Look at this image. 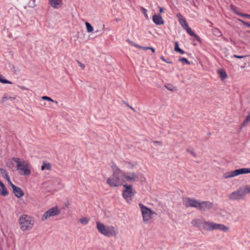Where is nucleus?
Here are the masks:
<instances>
[{
  "label": "nucleus",
  "instance_id": "obj_1",
  "mask_svg": "<svg viewBox=\"0 0 250 250\" xmlns=\"http://www.w3.org/2000/svg\"><path fill=\"white\" fill-rule=\"evenodd\" d=\"M111 169L112 174L107 178V184L111 188H116L123 186L125 181L124 180L123 176L124 171L121 170L115 164L112 165Z\"/></svg>",
  "mask_w": 250,
  "mask_h": 250
},
{
  "label": "nucleus",
  "instance_id": "obj_2",
  "mask_svg": "<svg viewBox=\"0 0 250 250\" xmlns=\"http://www.w3.org/2000/svg\"><path fill=\"white\" fill-rule=\"evenodd\" d=\"M96 228L100 233L107 237L116 236L118 233L116 227L105 226L100 222H96Z\"/></svg>",
  "mask_w": 250,
  "mask_h": 250
},
{
  "label": "nucleus",
  "instance_id": "obj_3",
  "mask_svg": "<svg viewBox=\"0 0 250 250\" xmlns=\"http://www.w3.org/2000/svg\"><path fill=\"white\" fill-rule=\"evenodd\" d=\"M34 224V219L31 216L23 214L19 218L20 229L26 231L32 228Z\"/></svg>",
  "mask_w": 250,
  "mask_h": 250
},
{
  "label": "nucleus",
  "instance_id": "obj_4",
  "mask_svg": "<svg viewBox=\"0 0 250 250\" xmlns=\"http://www.w3.org/2000/svg\"><path fill=\"white\" fill-rule=\"evenodd\" d=\"M124 189L122 193V196L127 203H130L133 198L135 191H133L132 185H123Z\"/></svg>",
  "mask_w": 250,
  "mask_h": 250
},
{
  "label": "nucleus",
  "instance_id": "obj_5",
  "mask_svg": "<svg viewBox=\"0 0 250 250\" xmlns=\"http://www.w3.org/2000/svg\"><path fill=\"white\" fill-rule=\"evenodd\" d=\"M139 206L143 216V219L145 223L148 222L152 218V215L155 214V212L152 211L150 208L140 203Z\"/></svg>",
  "mask_w": 250,
  "mask_h": 250
},
{
  "label": "nucleus",
  "instance_id": "obj_6",
  "mask_svg": "<svg viewBox=\"0 0 250 250\" xmlns=\"http://www.w3.org/2000/svg\"><path fill=\"white\" fill-rule=\"evenodd\" d=\"M250 173V168H243L238 169H235L231 172H228L224 173L223 175V178L224 179H228L238 176L242 174H246Z\"/></svg>",
  "mask_w": 250,
  "mask_h": 250
},
{
  "label": "nucleus",
  "instance_id": "obj_7",
  "mask_svg": "<svg viewBox=\"0 0 250 250\" xmlns=\"http://www.w3.org/2000/svg\"><path fill=\"white\" fill-rule=\"evenodd\" d=\"M60 213V210L57 207H53L44 213L41 218V220L42 221L46 220L51 217H54L59 215Z\"/></svg>",
  "mask_w": 250,
  "mask_h": 250
},
{
  "label": "nucleus",
  "instance_id": "obj_8",
  "mask_svg": "<svg viewBox=\"0 0 250 250\" xmlns=\"http://www.w3.org/2000/svg\"><path fill=\"white\" fill-rule=\"evenodd\" d=\"M245 197V193L243 191V188H240L228 195L229 199L231 201H238L244 199Z\"/></svg>",
  "mask_w": 250,
  "mask_h": 250
},
{
  "label": "nucleus",
  "instance_id": "obj_9",
  "mask_svg": "<svg viewBox=\"0 0 250 250\" xmlns=\"http://www.w3.org/2000/svg\"><path fill=\"white\" fill-rule=\"evenodd\" d=\"M199 202V200L189 197L183 199V204L186 208H195L198 209Z\"/></svg>",
  "mask_w": 250,
  "mask_h": 250
},
{
  "label": "nucleus",
  "instance_id": "obj_10",
  "mask_svg": "<svg viewBox=\"0 0 250 250\" xmlns=\"http://www.w3.org/2000/svg\"><path fill=\"white\" fill-rule=\"evenodd\" d=\"M124 180L125 182H135L138 181L139 179V174L134 172H127L126 173L124 171V175L123 176Z\"/></svg>",
  "mask_w": 250,
  "mask_h": 250
},
{
  "label": "nucleus",
  "instance_id": "obj_11",
  "mask_svg": "<svg viewBox=\"0 0 250 250\" xmlns=\"http://www.w3.org/2000/svg\"><path fill=\"white\" fill-rule=\"evenodd\" d=\"M213 207V203L210 201H200L199 202L198 210L205 211Z\"/></svg>",
  "mask_w": 250,
  "mask_h": 250
},
{
  "label": "nucleus",
  "instance_id": "obj_12",
  "mask_svg": "<svg viewBox=\"0 0 250 250\" xmlns=\"http://www.w3.org/2000/svg\"><path fill=\"white\" fill-rule=\"evenodd\" d=\"M19 170L21 171V174L23 175H29L31 173L29 165L25 161L23 162L22 166L20 167Z\"/></svg>",
  "mask_w": 250,
  "mask_h": 250
},
{
  "label": "nucleus",
  "instance_id": "obj_13",
  "mask_svg": "<svg viewBox=\"0 0 250 250\" xmlns=\"http://www.w3.org/2000/svg\"><path fill=\"white\" fill-rule=\"evenodd\" d=\"M219 230L224 232H227L229 231V228L224 224L214 223L213 230Z\"/></svg>",
  "mask_w": 250,
  "mask_h": 250
},
{
  "label": "nucleus",
  "instance_id": "obj_14",
  "mask_svg": "<svg viewBox=\"0 0 250 250\" xmlns=\"http://www.w3.org/2000/svg\"><path fill=\"white\" fill-rule=\"evenodd\" d=\"M12 188L14 195L17 198H20L24 195V192L21 188L17 187L15 185H12Z\"/></svg>",
  "mask_w": 250,
  "mask_h": 250
},
{
  "label": "nucleus",
  "instance_id": "obj_15",
  "mask_svg": "<svg viewBox=\"0 0 250 250\" xmlns=\"http://www.w3.org/2000/svg\"><path fill=\"white\" fill-rule=\"evenodd\" d=\"M214 222L208 221H204L203 226V230L206 231H213Z\"/></svg>",
  "mask_w": 250,
  "mask_h": 250
},
{
  "label": "nucleus",
  "instance_id": "obj_16",
  "mask_svg": "<svg viewBox=\"0 0 250 250\" xmlns=\"http://www.w3.org/2000/svg\"><path fill=\"white\" fill-rule=\"evenodd\" d=\"M204 221V220H201L200 219H195L192 221L191 224L194 227L203 229V226Z\"/></svg>",
  "mask_w": 250,
  "mask_h": 250
},
{
  "label": "nucleus",
  "instance_id": "obj_17",
  "mask_svg": "<svg viewBox=\"0 0 250 250\" xmlns=\"http://www.w3.org/2000/svg\"><path fill=\"white\" fill-rule=\"evenodd\" d=\"M153 22L157 25H162L164 21L160 15H154L152 17Z\"/></svg>",
  "mask_w": 250,
  "mask_h": 250
},
{
  "label": "nucleus",
  "instance_id": "obj_18",
  "mask_svg": "<svg viewBox=\"0 0 250 250\" xmlns=\"http://www.w3.org/2000/svg\"><path fill=\"white\" fill-rule=\"evenodd\" d=\"M49 1L51 6L56 9L61 7L62 4V0H49Z\"/></svg>",
  "mask_w": 250,
  "mask_h": 250
},
{
  "label": "nucleus",
  "instance_id": "obj_19",
  "mask_svg": "<svg viewBox=\"0 0 250 250\" xmlns=\"http://www.w3.org/2000/svg\"><path fill=\"white\" fill-rule=\"evenodd\" d=\"M0 194L3 196H6L8 195V191L7 190L4 185L0 181Z\"/></svg>",
  "mask_w": 250,
  "mask_h": 250
},
{
  "label": "nucleus",
  "instance_id": "obj_20",
  "mask_svg": "<svg viewBox=\"0 0 250 250\" xmlns=\"http://www.w3.org/2000/svg\"><path fill=\"white\" fill-rule=\"evenodd\" d=\"M52 168L51 165L46 161H43L42 163V165L41 167V170L43 171L44 170H50Z\"/></svg>",
  "mask_w": 250,
  "mask_h": 250
},
{
  "label": "nucleus",
  "instance_id": "obj_21",
  "mask_svg": "<svg viewBox=\"0 0 250 250\" xmlns=\"http://www.w3.org/2000/svg\"><path fill=\"white\" fill-rule=\"evenodd\" d=\"M218 72L222 80H224L227 77V73L224 69H219Z\"/></svg>",
  "mask_w": 250,
  "mask_h": 250
},
{
  "label": "nucleus",
  "instance_id": "obj_22",
  "mask_svg": "<svg viewBox=\"0 0 250 250\" xmlns=\"http://www.w3.org/2000/svg\"><path fill=\"white\" fill-rule=\"evenodd\" d=\"M179 22L184 29L188 26V23L185 18L180 19Z\"/></svg>",
  "mask_w": 250,
  "mask_h": 250
},
{
  "label": "nucleus",
  "instance_id": "obj_23",
  "mask_svg": "<svg viewBox=\"0 0 250 250\" xmlns=\"http://www.w3.org/2000/svg\"><path fill=\"white\" fill-rule=\"evenodd\" d=\"M174 50L176 52H178L179 53H180L181 54H184L185 53L183 50H182L179 48L178 42H175Z\"/></svg>",
  "mask_w": 250,
  "mask_h": 250
},
{
  "label": "nucleus",
  "instance_id": "obj_24",
  "mask_svg": "<svg viewBox=\"0 0 250 250\" xmlns=\"http://www.w3.org/2000/svg\"><path fill=\"white\" fill-rule=\"evenodd\" d=\"M230 8L231 9L238 15L243 17V15H245V14H243L239 12V11L237 10V8L232 4L230 5Z\"/></svg>",
  "mask_w": 250,
  "mask_h": 250
},
{
  "label": "nucleus",
  "instance_id": "obj_25",
  "mask_svg": "<svg viewBox=\"0 0 250 250\" xmlns=\"http://www.w3.org/2000/svg\"><path fill=\"white\" fill-rule=\"evenodd\" d=\"M85 24L86 26V31L88 33L93 32V27L89 22H85Z\"/></svg>",
  "mask_w": 250,
  "mask_h": 250
},
{
  "label": "nucleus",
  "instance_id": "obj_26",
  "mask_svg": "<svg viewBox=\"0 0 250 250\" xmlns=\"http://www.w3.org/2000/svg\"><path fill=\"white\" fill-rule=\"evenodd\" d=\"M13 160L17 163V170H19L20 167L22 166V164H21L20 162V159L19 158H13Z\"/></svg>",
  "mask_w": 250,
  "mask_h": 250
},
{
  "label": "nucleus",
  "instance_id": "obj_27",
  "mask_svg": "<svg viewBox=\"0 0 250 250\" xmlns=\"http://www.w3.org/2000/svg\"><path fill=\"white\" fill-rule=\"evenodd\" d=\"M167 89L170 91H175L177 90L176 87L172 84H168L165 85Z\"/></svg>",
  "mask_w": 250,
  "mask_h": 250
},
{
  "label": "nucleus",
  "instance_id": "obj_28",
  "mask_svg": "<svg viewBox=\"0 0 250 250\" xmlns=\"http://www.w3.org/2000/svg\"><path fill=\"white\" fill-rule=\"evenodd\" d=\"M212 33L216 37H220L222 35L221 32L217 28L213 29Z\"/></svg>",
  "mask_w": 250,
  "mask_h": 250
},
{
  "label": "nucleus",
  "instance_id": "obj_29",
  "mask_svg": "<svg viewBox=\"0 0 250 250\" xmlns=\"http://www.w3.org/2000/svg\"><path fill=\"white\" fill-rule=\"evenodd\" d=\"M250 121V111L248 115L246 116L245 120L243 121V123L241 125L242 126H244L246 124H248L249 122Z\"/></svg>",
  "mask_w": 250,
  "mask_h": 250
},
{
  "label": "nucleus",
  "instance_id": "obj_30",
  "mask_svg": "<svg viewBox=\"0 0 250 250\" xmlns=\"http://www.w3.org/2000/svg\"><path fill=\"white\" fill-rule=\"evenodd\" d=\"M42 100H46V101H49V102H51L54 103L56 104H58L57 101H54L51 98H50L49 97H47V96H42Z\"/></svg>",
  "mask_w": 250,
  "mask_h": 250
},
{
  "label": "nucleus",
  "instance_id": "obj_31",
  "mask_svg": "<svg viewBox=\"0 0 250 250\" xmlns=\"http://www.w3.org/2000/svg\"><path fill=\"white\" fill-rule=\"evenodd\" d=\"M185 29L187 31L189 35H190V36H191L192 37L195 36V33L191 29V28L190 27H189V26H188V28H186Z\"/></svg>",
  "mask_w": 250,
  "mask_h": 250
},
{
  "label": "nucleus",
  "instance_id": "obj_32",
  "mask_svg": "<svg viewBox=\"0 0 250 250\" xmlns=\"http://www.w3.org/2000/svg\"><path fill=\"white\" fill-rule=\"evenodd\" d=\"M0 172L1 174L5 178H8L9 175L5 169L0 168Z\"/></svg>",
  "mask_w": 250,
  "mask_h": 250
},
{
  "label": "nucleus",
  "instance_id": "obj_33",
  "mask_svg": "<svg viewBox=\"0 0 250 250\" xmlns=\"http://www.w3.org/2000/svg\"><path fill=\"white\" fill-rule=\"evenodd\" d=\"M243 189L245 193V196L247 194L250 193V186H246Z\"/></svg>",
  "mask_w": 250,
  "mask_h": 250
},
{
  "label": "nucleus",
  "instance_id": "obj_34",
  "mask_svg": "<svg viewBox=\"0 0 250 250\" xmlns=\"http://www.w3.org/2000/svg\"><path fill=\"white\" fill-rule=\"evenodd\" d=\"M79 221L81 224L85 225L88 223L89 219L86 218L82 217L80 219Z\"/></svg>",
  "mask_w": 250,
  "mask_h": 250
},
{
  "label": "nucleus",
  "instance_id": "obj_35",
  "mask_svg": "<svg viewBox=\"0 0 250 250\" xmlns=\"http://www.w3.org/2000/svg\"><path fill=\"white\" fill-rule=\"evenodd\" d=\"M179 61L182 62L183 63H186L190 64V62L185 58H181L179 59Z\"/></svg>",
  "mask_w": 250,
  "mask_h": 250
},
{
  "label": "nucleus",
  "instance_id": "obj_36",
  "mask_svg": "<svg viewBox=\"0 0 250 250\" xmlns=\"http://www.w3.org/2000/svg\"><path fill=\"white\" fill-rule=\"evenodd\" d=\"M141 9L142 12L144 14L145 17H146V18L147 19H148V17L147 14V10H146V9L145 8H144L143 7H142L141 8Z\"/></svg>",
  "mask_w": 250,
  "mask_h": 250
},
{
  "label": "nucleus",
  "instance_id": "obj_37",
  "mask_svg": "<svg viewBox=\"0 0 250 250\" xmlns=\"http://www.w3.org/2000/svg\"><path fill=\"white\" fill-rule=\"evenodd\" d=\"M238 20L239 21H240L241 22H242L243 23V24H244V25H246L249 27H250V23L245 22V21H244L240 19H239Z\"/></svg>",
  "mask_w": 250,
  "mask_h": 250
},
{
  "label": "nucleus",
  "instance_id": "obj_38",
  "mask_svg": "<svg viewBox=\"0 0 250 250\" xmlns=\"http://www.w3.org/2000/svg\"><path fill=\"white\" fill-rule=\"evenodd\" d=\"M8 99H15V98H12L11 97H7V96H3L2 98V102H4L5 101H6Z\"/></svg>",
  "mask_w": 250,
  "mask_h": 250
},
{
  "label": "nucleus",
  "instance_id": "obj_39",
  "mask_svg": "<svg viewBox=\"0 0 250 250\" xmlns=\"http://www.w3.org/2000/svg\"><path fill=\"white\" fill-rule=\"evenodd\" d=\"M77 63L80 67L82 68V69H84L85 68V65L84 64L82 63L81 62H80L79 61H77Z\"/></svg>",
  "mask_w": 250,
  "mask_h": 250
},
{
  "label": "nucleus",
  "instance_id": "obj_40",
  "mask_svg": "<svg viewBox=\"0 0 250 250\" xmlns=\"http://www.w3.org/2000/svg\"><path fill=\"white\" fill-rule=\"evenodd\" d=\"M127 165H128V167L130 169H133L134 167V165L130 163V162H127Z\"/></svg>",
  "mask_w": 250,
  "mask_h": 250
},
{
  "label": "nucleus",
  "instance_id": "obj_41",
  "mask_svg": "<svg viewBox=\"0 0 250 250\" xmlns=\"http://www.w3.org/2000/svg\"><path fill=\"white\" fill-rule=\"evenodd\" d=\"M125 104L129 108H130L131 110H132L133 111L136 112L135 109L132 107L131 106H130L128 103L126 102H124Z\"/></svg>",
  "mask_w": 250,
  "mask_h": 250
},
{
  "label": "nucleus",
  "instance_id": "obj_42",
  "mask_svg": "<svg viewBox=\"0 0 250 250\" xmlns=\"http://www.w3.org/2000/svg\"><path fill=\"white\" fill-rule=\"evenodd\" d=\"M233 57L234 58H237V59H242V58H243L244 57H246V56H239V55H234Z\"/></svg>",
  "mask_w": 250,
  "mask_h": 250
},
{
  "label": "nucleus",
  "instance_id": "obj_43",
  "mask_svg": "<svg viewBox=\"0 0 250 250\" xmlns=\"http://www.w3.org/2000/svg\"><path fill=\"white\" fill-rule=\"evenodd\" d=\"M161 59L162 60H163L164 62H167V63H172V62H168V61H166V59L164 58V56H162L161 57Z\"/></svg>",
  "mask_w": 250,
  "mask_h": 250
},
{
  "label": "nucleus",
  "instance_id": "obj_44",
  "mask_svg": "<svg viewBox=\"0 0 250 250\" xmlns=\"http://www.w3.org/2000/svg\"><path fill=\"white\" fill-rule=\"evenodd\" d=\"M5 179L7 180V181H8V182L9 184V185L11 186V187H12V185H14V184H13L11 182V181H10V179L9 176H8V178H5Z\"/></svg>",
  "mask_w": 250,
  "mask_h": 250
},
{
  "label": "nucleus",
  "instance_id": "obj_45",
  "mask_svg": "<svg viewBox=\"0 0 250 250\" xmlns=\"http://www.w3.org/2000/svg\"><path fill=\"white\" fill-rule=\"evenodd\" d=\"M135 46H137V45H134ZM140 48H142L144 50H147V49H149L150 48V47H144V46H139Z\"/></svg>",
  "mask_w": 250,
  "mask_h": 250
},
{
  "label": "nucleus",
  "instance_id": "obj_46",
  "mask_svg": "<svg viewBox=\"0 0 250 250\" xmlns=\"http://www.w3.org/2000/svg\"><path fill=\"white\" fill-rule=\"evenodd\" d=\"M177 17L178 18L179 21H180V19L184 18L182 15L180 13L177 14Z\"/></svg>",
  "mask_w": 250,
  "mask_h": 250
},
{
  "label": "nucleus",
  "instance_id": "obj_47",
  "mask_svg": "<svg viewBox=\"0 0 250 250\" xmlns=\"http://www.w3.org/2000/svg\"><path fill=\"white\" fill-rule=\"evenodd\" d=\"M193 37L195 38V39H196L198 42H201V40H200V38H199V36H198L197 35H196V34H195V36H194Z\"/></svg>",
  "mask_w": 250,
  "mask_h": 250
},
{
  "label": "nucleus",
  "instance_id": "obj_48",
  "mask_svg": "<svg viewBox=\"0 0 250 250\" xmlns=\"http://www.w3.org/2000/svg\"><path fill=\"white\" fill-rule=\"evenodd\" d=\"M20 88L22 90H27L28 89L27 88L23 86H19Z\"/></svg>",
  "mask_w": 250,
  "mask_h": 250
},
{
  "label": "nucleus",
  "instance_id": "obj_49",
  "mask_svg": "<svg viewBox=\"0 0 250 250\" xmlns=\"http://www.w3.org/2000/svg\"><path fill=\"white\" fill-rule=\"evenodd\" d=\"M153 143L154 144H158L159 146H161L162 145V143L159 141H154Z\"/></svg>",
  "mask_w": 250,
  "mask_h": 250
},
{
  "label": "nucleus",
  "instance_id": "obj_50",
  "mask_svg": "<svg viewBox=\"0 0 250 250\" xmlns=\"http://www.w3.org/2000/svg\"><path fill=\"white\" fill-rule=\"evenodd\" d=\"M243 17L249 18L250 19V15L245 14V15H243Z\"/></svg>",
  "mask_w": 250,
  "mask_h": 250
},
{
  "label": "nucleus",
  "instance_id": "obj_51",
  "mask_svg": "<svg viewBox=\"0 0 250 250\" xmlns=\"http://www.w3.org/2000/svg\"><path fill=\"white\" fill-rule=\"evenodd\" d=\"M159 9H160L159 10L160 13H161L163 12V11H164L163 8L162 7H159Z\"/></svg>",
  "mask_w": 250,
  "mask_h": 250
},
{
  "label": "nucleus",
  "instance_id": "obj_52",
  "mask_svg": "<svg viewBox=\"0 0 250 250\" xmlns=\"http://www.w3.org/2000/svg\"><path fill=\"white\" fill-rule=\"evenodd\" d=\"M150 48H149V49H150L152 52L154 53L155 52V49L153 47H150Z\"/></svg>",
  "mask_w": 250,
  "mask_h": 250
},
{
  "label": "nucleus",
  "instance_id": "obj_53",
  "mask_svg": "<svg viewBox=\"0 0 250 250\" xmlns=\"http://www.w3.org/2000/svg\"><path fill=\"white\" fill-rule=\"evenodd\" d=\"M115 21H120V19L116 18V19H115Z\"/></svg>",
  "mask_w": 250,
  "mask_h": 250
},
{
  "label": "nucleus",
  "instance_id": "obj_54",
  "mask_svg": "<svg viewBox=\"0 0 250 250\" xmlns=\"http://www.w3.org/2000/svg\"><path fill=\"white\" fill-rule=\"evenodd\" d=\"M190 153H191V154H193L194 155V152L192 151H189Z\"/></svg>",
  "mask_w": 250,
  "mask_h": 250
},
{
  "label": "nucleus",
  "instance_id": "obj_55",
  "mask_svg": "<svg viewBox=\"0 0 250 250\" xmlns=\"http://www.w3.org/2000/svg\"><path fill=\"white\" fill-rule=\"evenodd\" d=\"M104 27H105V26H104V25H103V30H104Z\"/></svg>",
  "mask_w": 250,
  "mask_h": 250
},
{
  "label": "nucleus",
  "instance_id": "obj_56",
  "mask_svg": "<svg viewBox=\"0 0 250 250\" xmlns=\"http://www.w3.org/2000/svg\"><path fill=\"white\" fill-rule=\"evenodd\" d=\"M95 32H96V33H98V32H99V30H96V31H95Z\"/></svg>",
  "mask_w": 250,
  "mask_h": 250
}]
</instances>
